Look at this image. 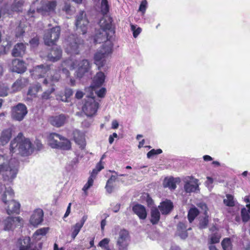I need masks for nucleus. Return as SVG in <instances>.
I'll list each match as a JSON object with an SVG mask.
<instances>
[{
    "label": "nucleus",
    "mask_w": 250,
    "mask_h": 250,
    "mask_svg": "<svg viewBox=\"0 0 250 250\" xmlns=\"http://www.w3.org/2000/svg\"><path fill=\"white\" fill-rule=\"evenodd\" d=\"M235 201L232 195L228 194L226 195V198L224 199V203L228 207H233L235 206Z\"/></svg>",
    "instance_id": "36"
},
{
    "label": "nucleus",
    "mask_w": 250,
    "mask_h": 250,
    "mask_svg": "<svg viewBox=\"0 0 250 250\" xmlns=\"http://www.w3.org/2000/svg\"><path fill=\"white\" fill-rule=\"evenodd\" d=\"M47 138L48 144L51 148L64 150H70L71 148L70 141L59 134L51 133L48 135Z\"/></svg>",
    "instance_id": "8"
},
{
    "label": "nucleus",
    "mask_w": 250,
    "mask_h": 250,
    "mask_svg": "<svg viewBox=\"0 0 250 250\" xmlns=\"http://www.w3.org/2000/svg\"><path fill=\"white\" fill-rule=\"evenodd\" d=\"M39 38L38 37H36L32 39L29 42H30L31 46L32 47H35L38 46V45L39 44Z\"/></svg>",
    "instance_id": "50"
},
{
    "label": "nucleus",
    "mask_w": 250,
    "mask_h": 250,
    "mask_svg": "<svg viewBox=\"0 0 250 250\" xmlns=\"http://www.w3.org/2000/svg\"><path fill=\"white\" fill-rule=\"evenodd\" d=\"M199 211L196 208H192L189 209L188 213V219L191 223L195 218L199 214Z\"/></svg>",
    "instance_id": "34"
},
{
    "label": "nucleus",
    "mask_w": 250,
    "mask_h": 250,
    "mask_svg": "<svg viewBox=\"0 0 250 250\" xmlns=\"http://www.w3.org/2000/svg\"><path fill=\"white\" fill-rule=\"evenodd\" d=\"M44 213L42 209L37 208L35 209L32 213L30 219V224L34 227H37L41 224L43 220Z\"/></svg>",
    "instance_id": "17"
},
{
    "label": "nucleus",
    "mask_w": 250,
    "mask_h": 250,
    "mask_svg": "<svg viewBox=\"0 0 250 250\" xmlns=\"http://www.w3.org/2000/svg\"><path fill=\"white\" fill-rule=\"evenodd\" d=\"M24 32V30H23V29H21L20 27H19L17 29L16 37H21L23 34Z\"/></svg>",
    "instance_id": "55"
},
{
    "label": "nucleus",
    "mask_w": 250,
    "mask_h": 250,
    "mask_svg": "<svg viewBox=\"0 0 250 250\" xmlns=\"http://www.w3.org/2000/svg\"><path fill=\"white\" fill-rule=\"evenodd\" d=\"M184 190L186 193L194 192L199 189L198 180L193 177H187L184 180Z\"/></svg>",
    "instance_id": "15"
},
{
    "label": "nucleus",
    "mask_w": 250,
    "mask_h": 250,
    "mask_svg": "<svg viewBox=\"0 0 250 250\" xmlns=\"http://www.w3.org/2000/svg\"><path fill=\"white\" fill-rule=\"evenodd\" d=\"M4 229L6 230H13L16 227L21 226L23 223L20 217H8L4 221Z\"/></svg>",
    "instance_id": "14"
},
{
    "label": "nucleus",
    "mask_w": 250,
    "mask_h": 250,
    "mask_svg": "<svg viewBox=\"0 0 250 250\" xmlns=\"http://www.w3.org/2000/svg\"><path fill=\"white\" fill-rule=\"evenodd\" d=\"M62 50L60 47H54L48 55V59L52 62L58 61L62 56Z\"/></svg>",
    "instance_id": "28"
},
{
    "label": "nucleus",
    "mask_w": 250,
    "mask_h": 250,
    "mask_svg": "<svg viewBox=\"0 0 250 250\" xmlns=\"http://www.w3.org/2000/svg\"><path fill=\"white\" fill-rule=\"evenodd\" d=\"M83 43V40L79 39L76 35L72 34L64 41L63 45L67 53L78 54Z\"/></svg>",
    "instance_id": "9"
},
{
    "label": "nucleus",
    "mask_w": 250,
    "mask_h": 250,
    "mask_svg": "<svg viewBox=\"0 0 250 250\" xmlns=\"http://www.w3.org/2000/svg\"><path fill=\"white\" fill-rule=\"evenodd\" d=\"M130 242V237L128 231L121 230L117 238L116 246L119 250H126Z\"/></svg>",
    "instance_id": "12"
},
{
    "label": "nucleus",
    "mask_w": 250,
    "mask_h": 250,
    "mask_svg": "<svg viewBox=\"0 0 250 250\" xmlns=\"http://www.w3.org/2000/svg\"><path fill=\"white\" fill-rule=\"evenodd\" d=\"M65 98L62 99V101L67 102V99L73 94V90L71 88H66L65 89Z\"/></svg>",
    "instance_id": "46"
},
{
    "label": "nucleus",
    "mask_w": 250,
    "mask_h": 250,
    "mask_svg": "<svg viewBox=\"0 0 250 250\" xmlns=\"http://www.w3.org/2000/svg\"><path fill=\"white\" fill-rule=\"evenodd\" d=\"M119 126V124L117 120H113L112 122V128L117 129Z\"/></svg>",
    "instance_id": "61"
},
{
    "label": "nucleus",
    "mask_w": 250,
    "mask_h": 250,
    "mask_svg": "<svg viewBox=\"0 0 250 250\" xmlns=\"http://www.w3.org/2000/svg\"><path fill=\"white\" fill-rule=\"evenodd\" d=\"M33 151V148L30 141L25 138L21 133H19L10 143V152L11 154L16 153L22 156H28Z\"/></svg>",
    "instance_id": "4"
},
{
    "label": "nucleus",
    "mask_w": 250,
    "mask_h": 250,
    "mask_svg": "<svg viewBox=\"0 0 250 250\" xmlns=\"http://www.w3.org/2000/svg\"><path fill=\"white\" fill-rule=\"evenodd\" d=\"M83 96V93L81 90L77 91L76 93L75 94V97L78 99H80L82 98Z\"/></svg>",
    "instance_id": "56"
},
{
    "label": "nucleus",
    "mask_w": 250,
    "mask_h": 250,
    "mask_svg": "<svg viewBox=\"0 0 250 250\" xmlns=\"http://www.w3.org/2000/svg\"><path fill=\"white\" fill-rule=\"evenodd\" d=\"M150 222L153 225L158 224L160 218V213L157 208L152 207L150 212Z\"/></svg>",
    "instance_id": "31"
},
{
    "label": "nucleus",
    "mask_w": 250,
    "mask_h": 250,
    "mask_svg": "<svg viewBox=\"0 0 250 250\" xmlns=\"http://www.w3.org/2000/svg\"><path fill=\"white\" fill-rule=\"evenodd\" d=\"M41 89V86L40 84H37L33 86L29 89L28 91V95L31 96H36L37 93Z\"/></svg>",
    "instance_id": "39"
},
{
    "label": "nucleus",
    "mask_w": 250,
    "mask_h": 250,
    "mask_svg": "<svg viewBox=\"0 0 250 250\" xmlns=\"http://www.w3.org/2000/svg\"><path fill=\"white\" fill-rule=\"evenodd\" d=\"M8 94V87L4 84H0V96H6Z\"/></svg>",
    "instance_id": "44"
},
{
    "label": "nucleus",
    "mask_w": 250,
    "mask_h": 250,
    "mask_svg": "<svg viewBox=\"0 0 250 250\" xmlns=\"http://www.w3.org/2000/svg\"><path fill=\"white\" fill-rule=\"evenodd\" d=\"M0 173L2 174L3 180L11 183L16 177L18 171V162L15 159L6 158L4 155H0Z\"/></svg>",
    "instance_id": "3"
},
{
    "label": "nucleus",
    "mask_w": 250,
    "mask_h": 250,
    "mask_svg": "<svg viewBox=\"0 0 250 250\" xmlns=\"http://www.w3.org/2000/svg\"><path fill=\"white\" fill-rule=\"evenodd\" d=\"M191 228H187L186 225L185 223L180 222L177 225V229L176 233L181 238L185 239L188 236L187 230L190 229Z\"/></svg>",
    "instance_id": "27"
},
{
    "label": "nucleus",
    "mask_w": 250,
    "mask_h": 250,
    "mask_svg": "<svg viewBox=\"0 0 250 250\" xmlns=\"http://www.w3.org/2000/svg\"><path fill=\"white\" fill-rule=\"evenodd\" d=\"M147 5V1L146 0H143L141 3L139 7V10L144 13L146 11Z\"/></svg>",
    "instance_id": "49"
},
{
    "label": "nucleus",
    "mask_w": 250,
    "mask_h": 250,
    "mask_svg": "<svg viewBox=\"0 0 250 250\" xmlns=\"http://www.w3.org/2000/svg\"><path fill=\"white\" fill-rule=\"evenodd\" d=\"M71 206V204L69 203L67 208L66 211L64 215V216H63L64 218L67 217L69 215V214L70 213Z\"/></svg>",
    "instance_id": "58"
},
{
    "label": "nucleus",
    "mask_w": 250,
    "mask_h": 250,
    "mask_svg": "<svg viewBox=\"0 0 250 250\" xmlns=\"http://www.w3.org/2000/svg\"><path fill=\"white\" fill-rule=\"evenodd\" d=\"M12 129L10 128L4 129L0 136V144L4 146L7 144L12 137Z\"/></svg>",
    "instance_id": "23"
},
{
    "label": "nucleus",
    "mask_w": 250,
    "mask_h": 250,
    "mask_svg": "<svg viewBox=\"0 0 250 250\" xmlns=\"http://www.w3.org/2000/svg\"><path fill=\"white\" fill-rule=\"evenodd\" d=\"M132 210L140 219L144 220L146 218L147 212L144 206L137 204L133 207Z\"/></svg>",
    "instance_id": "20"
},
{
    "label": "nucleus",
    "mask_w": 250,
    "mask_h": 250,
    "mask_svg": "<svg viewBox=\"0 0 250 250\" xmlns=\"http://www.w3.org/2000/svg\"><path fill=\"white\" fill-rule=\"evenodd\" d=\"M63 62L62 63V72L64 74H65L66 77H68L69 76L70 73H69V71L68 70L67 68H69V69H70V68L69 67V66L68 65H63Z\"/></svg>",
    "instance_id": "51"
},
{
    "label": "nucleus",
    "mask_w": 250,
    "mask_h": 250,
    "mask_svg": "<svg viewBox=\"0 0 250 250\" xmlns=\"http://www.w3.org/2000/svg\"><path fill=\"white\" fill-rule=\"evenodd\" d=\"M87 219V216L86 215L83 216L80 222H77L74 226H73L71 233V237L73 239H75L78 235Z\"/></svg>",
    "instance_id": "21"
},
{
    "label": "nucleus",
    "mask_w": 250,
    "mask_h": 250,
    "mask_svg": "<svg viewBox=\"0 0 250 250\" xmlns=\"http://www.w3.org/2000/svg\"><path fill=\"white\" fill-rule=\"evenodd\" d=\"M36 146L38 150L41 149L42 148V144L39 140L36 141Z\"/></svg>",
    "instance_id": "63"
},
{
    "label": "nucleus",
    "mask_w": 250,
    "mask_h": 250,
    "mask_svg": "<svg viewBox=\"0 0 250 250\" xmlns=\"http://www.w3.org/2000/svg\"><path fill=\"white\" fill-rule=\"evenodd\" d=\"M31 75L35 79L45 77L43 83L44 84L50 83L51 85L52 83L58 82L60 78V75L57 73H55L54 71L51 70L48 65H40L36 66L34 67Z\"/></svg>",
    "instance_id": "5"
},
{
    "label": "nucleus",
    "mask_w": 250,
    "mask_h": 250,
    "mask_svg": "<svg viewBox=\"0 0 250 250\" xmlns=\"http://www.w3.org/2000/svg\"><path fill=\"white\" fill-rule=\"evenodd\" d=\"M241 217L243 222H247L250 218V210H247L245 208H243L241 211Z\"/></svg>",
    "instance_id": "38"
},
{
    "label": "nucleus",
    "mask_w": 250,
    "mask_h": 250,
    "mask_svg": "<svg viewBox=\"0 0 250 250\" xmlns=\"http://www.w3.org/2000/svg\"><path fill=\"white\" fill-rule=\"evenodd\" d=\"M116 179H117V178H116V176L111 175V177H110V178L107 180V182L108 183V184H109V183L113 184V183L116 181Z\"/></svg>",
    "instance_id": "60"
},
{
    "label": "nucleus",
    "mask_w": 250,
    "mask_h": 250,
    "mask_svg": "<svg viewBox=\"0 0 250 250\" xmlns=\"http://www.w3.org/2000/svg\"><path fill=\"white\" fill-rule=\"evenodd\" d=\"M105 75L102 72H99L96 74L93 79L92 84V88L100 87L103 85L105 80Z\"/></svg>",
    "instance_id": "22"
},
{
    "label": "nucleus",
    "mask_w": 250,
    "mask_h": 250,
    "mask_svg": "<svg viewBox=\"0 0 250 250\" xmlns=\"http://www.w3.org/2000/svg\"><path fill=\"white\" fill-rule=\"evenodd\" d=\"M63 65H68L71 70L77 68L75 72V76L79 79L88 75H91V64L87 60L83 59L79 62L70 57L63 61Z\"/></svg>",
    "instance_id": "6"
},
{
    "label": "nucleus",
    "mask_w": 250,
    "mask_h": 250,
    "mask_svg": "<svg viewBox=\"0 0 250 250\" xmlns=\"http://www.w3.org/2000/svg\"><path fill=\"white\" fill-rule=\"evenodd\" d=\"M131 30L133 31V35L134 38L137 37L142 31V29L140 27L136 28V25L133 24H131Z\"/></svg>",
    "instance_id": "43"
},
{
    "label": "nucleus",
    "mask_w": 250,
    "mask_h": 250,
    "mask_svg": "<svg viewBox=\"0 0 250 250\" xmlns=\"http://www.w3.org/2000/svg\"><path fill=\"white\" fill-rule=\"evenodd\" d=\"M158 208L163 214H167L172 210L173 204L171 201L166 200L162 202Z\"/></svg>",
    "instance_id": "26"
},
{
    "label": "nucleus",
    "mask_w": 250,
    "mask_h": 250,
    "mask_svg": "<svg viewBox=\"0 0 250 250\" xmlns=\"http://www.w3.org/2000/svg\"><path fill=\"white\" fill-rule=\"evenodd\" d=\"M26 46L23 43H17L13 48L12 52L14 57H21L25 53Z\"/></svg>",
    "instance_id": "25"
},
{
    "label": "nucleus",
    "mask_w": 250,
    "mask_h": 250,
    "mask_svg": "<svg viewBox=\"0 0 250 250\" xmlns=\"http://www.w3.org/2000/svg\"><path fill=\"white\" fill-rule=\"evenodd\" d=\"M99 25L100 28L96 31L94 42L100 43L105 42L102 48L94 55L95 63L100 69L104 66L106 58L112 53L113 43L110 39L114 35V31L112 28L111 21L109 18L106 20L103 17L100 20Z\"/></svg>",
    "instance_id": "1"
},
{
    "label": "nucleus",
    "mask_w": 250,
    "mask_h": 250,
    "mask_svg": "<svg viewBox=\"0 0 250 250\" xmlns=\"http://www.w3.org/2000/svg\"><path fill=\"white\" fill-rule=\"evenodd\" d=\"M60 31V27L56 26L46 31L43 37L45 44L48 46L54 45L59 38Z\"/></svg>",
    "instance_id": "11"
},
{
    "label": "nucleus",
    "mask_w": 250,
    "mask_h": 250,
    "mask_svg": "<svg viewBox=\"0 0 250 250\" xmlns=\"http://www.w3.org/2000/svg\"><path fill=\"white\" fill-rule=\"evenodd\" d=\"M26 67L24 62L19 59H14L12 62L11 70L18 73H22L25 71Z\"/></svg>",
    "instance_id": "19"
},
{
    "label": "nucleus",
    "mask_w": 250,
    "mask_h": 250,
    "mask_svg": "<svg viewBox=\"0 0 250 250\" xmlns=\"http://www.w3.org/2000/svg\"><path fill=\"white\" fill-rule=\"evenodd\" d=\"M120 208V205L117 204L115 207L113 208V210L114 212H117Z\"/></svg>",
    "instance_id": "64"
},
{
    "label": "nucleus",
    "mask_w": 250,
    "mask_h": 250,
    "mask_svg": "<svg viewBox=\"0 0 250 250\" xmlns=\"http://www.w3.org/2000/svg\"><path fill=\"white\" fill-rule=\"evenodd\" d=\"M203 159L205 161H210L212 160V158L211 157H210L209 155H204L203 156Z\"/></svg>",
    "instance_id": "62"
},
{
    "label": "nucleus",
    "mask_w": 250,
    "mask_h": 250,
    "mask_svg": "<svg viewBox=\"0 0 250 250\" xmlns=\"http://www.w3.org/2000/svg\"><path fill=\"white\" fill-rule=\"evenodd\" d=\"M28 80L25 78H21L18 79L12 85V90L13 92H16L20 90L28 83Z\"/></svg>",
    "instance_id": "30"
},
{
    "label": "nucleus",
    "mask_w": 250,
    "mask_h": 250,
    "mask_svg": "<svg viewBox=\"0 0 250 250\" xmlns=\"http://www.w3.org/2000/svg\"><path fill=\"white\" fill-rule=\"evenodd\" d=\"M162 153V150L161 149H152L147 153V157L150 158L152 156L159 154Z\"/></svg>",
    "instance_id": "42"
},
{
    "label": "nucleus",
    "mask_w": 250,
    "mask_h": 250,
    "mask_svg": "<svg viewBox=\"0 0 250 250\" xmlns=\"http://www.w3.org/2000/svg\"><path fill=\"white\" fill-rule=\"evenodd\" d=\"M57 5V1L55 0H36L32 3L27 16L34 18L36 12L43 16L52 15L56 13Z\"/></svg>",
    "instance_id": "2"
},
{
    "label": "nucleus",
    "mask_w": 250,
    "mask_h": 250,
    "mask_svg": "<svg viewBox=\"0 0 250 250\" xmlns=\"http://www.w3.org/2000/svg\"><path fill=\"white\" fill-rule=\"evenodd\" d=\"M99 106V102L93 97H87L82 107L83 111L88 117L95 115Z\"/></svg>",
    "instance_id": "10"
},
{
    "label": "nucleus",
    "mask_w": 250,
    "mask_h": 250,
    "mask_svg": "<svg viewBox=\"0 0 250 250\" xmlns=\"http://www.w3.org/2000/svg\"><path fill=\"white\" fill-rule=\"evenodd\" d=\"M14 192L11 187L5 188L4 193L2 195V201L6 205V211L7 214H19L21 207L20 204L13 200Z\"/></svg>",
    "instance_id": "7"
},
{
    "label": "nucleus",
    "mask_w": 250,
    "mask_h": 250,
    "mask_svg": "<svg viewBox=\"0 0 250 250\" xmlns=\"http://www.w3.org/2000/svg\"><path fill=\"white\" fill-rule=\"evenodd\" d=\"M88 21L83 11H80L76 16L75 25L77 29H81L83 34L86 33Z\"/></svg>",
    "instance_id": "16"
},
{
    "label": "nucleus",
    "mask_w": 250,
    "mask_h": 250,
    "mask_svg": "<svg viewBox=\"0 0 250 250\" xmlns=\"http://www.w3.org/2000/svg\"><path fill=\"white\" fill-rule=\"evenodd\" d=\"M99 172V171H98V170L97 169H96V168L92 170L89 177L94 179L96 176V175L97 174V173Z\"/></svg>",
    "instance_id": "57"
},
{
    "label": "nucleus",
    "mask_w": 250,
    "mask_h": 250,
    "mask_svg": "<svg viewBox=\"0 0 250 250\" xmlns=\"http://www.w3.org/2000/svg\"><path fill=\"white\" fill-rule=\"evenodd\" d=\"M146 202L147 203L148 206H149V207L152 206L153 205V200L147 194H146Z\"/></svg>",
    "instance_id": "54"
},
{
    "label": "nucleus",
    "mask_w": 250,
    "mask_h": 250,
    "mask_svg": "<svg viewBox=\"0 0 250 250\" xmlns=\"http://www.w3.org/2000/svg\"><path fill=\"white\" fill-rule=\"evenodd\" d=\"M94 180V179L89 177L87 183L83 186V190L84 191L85 195H87V190L93 186Z\"/></svg>",
    "instance_id": "41"
},
{
    "label": "nucleus",
    "mask_w": 250,
    "mask_h": 250,
    "mask_svg": "<svg viewBox=\"0 0 250 250\" xmlns=\"http://www.w3.org/2000/svg\"><path fill=\"white\" fill-rule=\"evenodd\" d=\"M224 250H231L232 244L230 238H226L224 239L221 243Z\"/></svg>",
    "instance_id": "37"
},
{
    "label": "nucleus",
    "mask_w": 250,
    "mask_h": 250,
    "mask_svg": "<svg viewBox=\"0 0 250 250\" xmlns=\"http://www.w3.org/2000/svg\"><path fill=\"white\" fill-rule=\"evenodd\" d=\"M208 216L206 213H204L202 217L201 216L199 217V228L200 229H204L207 227L208 222Z\"/></svg>",
    "instance_id": "35"
},
{
    "label": "nucleus",
    "mask_w": 250,
    "mask_h": 250,
    "mask_svg": "<svg viewBox=\"0 0 250 250\" xmlns=\"http://www.w3.org/2000/svg\"><path fill=\"white\" fill-rule=\"evenodd\" d=\"M96 169L98 170V171H101L103 168H104V166L102 163L101 162V160H100V162L97 164L96 167Z\"/></svg>",
    "instance_id": "59"
},
{
    "label": "nucleus",
    "mask_w": 250,
    "mask_h": 250,
    "mask_svg": "<svg viewBox=\"0 0 250 250\" xmlns=\"http://www.w3.org/2000/svg\"><path fill=\"white\" fill-rule=\"evenodd\" d=\"M198 207H200L202 209V210L203 212V214L204 213L207 214L208 208H207V205L205 203H200L198 205Z\"/></svg>",
    "instance_id": "53"
},
{
    "label": "nucleus",
    "mask_w": 250,
    "mask_h": 250,
    "mask_svg": "<svg viewBox=\"0 0 250 250\" xmlns=\"http://www.w3.org/2000/svg\"><path fill=\"white\" fill-rule=\"evenodd\" d=\"M95 2H99L100 0H93ZM109 9V6L107 0H101V12L103 15L106 14Z\"/></svg>",
    "instance_id": "32"
},
{
    "label": "nucleus",
    "mask_w": 250,
    "mask_h": 250,
    "mask_svg": "<svg viewBox=\"0 0 250 250\" xmlns=\"http://www.w3.org/2000/svg\"><path fill=\"white\" fill-rule=\"evenodd\" d=\"M110 239L107 238L102 240L98 244V246L105 250H111L109 247Z\"/></svg>",
    "instance_id": "40"
},
{
    "label": "nucleus",
    "mask_w": 250,
    "mask_h": 250,
    "mask_svg": "<svg viewBox=\"0 0 250 250\" xmlns=\"http://www.w3.org/2000/svg\"><path fill=\"white\" fill-rule=\"evenodd\" d=\"M55 90L54 88L52 87L50 89L47 90L44 92L42 94V98L44 100H47L50 98V94Z\"/></svg>",
    "instance_id": "45"
},
{
    "label": "nucleus",
    "mask_w": 250,
    "mask_h": 250,
    "mask_svg": "<svg viewBox=\"0 0 250 250\" xmlns=\"http://www.w3.org/2000/svg\"><path fill=\"white\" fill-rule=\"evenodd\" d=\"M48 228H43L37 230L33 235L34 239L36 240H39L41 238V237L45 235L48 231Z\"/></svg>",
    "instance_id": "33"
},
{
    "label": "nucleus",
    "mask_w": 250,
    "mask_h": 250,
    "mask_svg": "<svg viewBox=\"0 0 250 250\" xmlns=\"http://www.w3.org/2000/svg\"><path fill=\"white\" fill-rule=\"evenodd\" d=\"M27 113V109L25 104L19 103L12 109V117L16 121H21Z\"/></svg>",
    "instance_id": "13"
},
{
    "label": "nucleus",
    "mask_w": 250,
    "mask_h": 250,
    "mask_svg": "<svg viewBox=\"0 0 250 250\" xmlns=\"http://www.w3.org/2000/svg\"><path fill=\"white\" fill-rule=\"evenodd\" d=\"M220 238V236L219 235L214 233L211 235L210 237V243L211 244L217 243L219 242Z\"/></svg>",
    "instance_id": "47"
},
{
    "label": "nucleus",
    "mask_w": 250,
    "mask_h": 250,
    "mask_svg": "<svg viewBox=\"0 0 250 250\" xmlns=\"http://www.w3.org/2000/svg\"><path fill=\"white\" fill-rule=\"evenodd\" d=\"M180 182L178 178L173 177L166 178L163 182V186L165 188H168L170 189H175L176 188V183Z\"/></svg>",
    "instance_id": "29"
},
{
    "label": "nucleus",
    "mask_w": 250,
    "mask_h": 250,
    "mask_svg": "<svg viewBox=\"0 0 250 250\" xmlns=\"http://www.w3.org/2000/svg\"><path fill=\"white\" fill-rule=\"evenodd\" d=\"M105 189L107 192H108L109 193H111L113 191L114 189V188L112 186V184H108V183L107 182L106 185L105 186Z\"/></svg>",
    "instance_id": "52"
},
{
    "label": "nucleus",
    "mask_w": 250,
    "mask_h": 250,
    "mask_svg": "<svg viewBox=\"0 0 250 250\" xmlns=\"http://www.w3.org/2000/svg\"><path fill=\"white\" fill-rule=\"evenodd\" d=\"M106 89L105 88H102L99 90L95 91V93H96L97 96L99 98H104L105 95L106 93Z\"/></svg>",
    "instance_id": "48"
},
{
    "label": "nucleus",
    "mask_w": 250,
    "mask_h": 250,
    "mask_svg": "<svg viewBox=\"0 0 250 250\" xmlns=\"http://www.w3.org/2000/svg\"><path fill=\"white\" fill-rule=\"evenodd\" d=\"M68 116L63 114L50 116L48 119L51 125L56 127L63 126L67 122Z\"/></svg>",
    "instance_id": "18"
},
{
    "label": "nucleus",
    "mask_w": 250,
    "mask_h": 250,
    "mask_svg": "<svg viewBox=\"0 0 250 250\" xmlns=\"http://www.w3.org/2000/svg\"><path fill=\"white\" fill-rule=\"evenodd\" d=\"M74 139L76 144L80 146L82 149H83L85 145L84 134L78 130L73 132Z\"/></svg>",
    "instance_id": "24"
}]
</instances>
